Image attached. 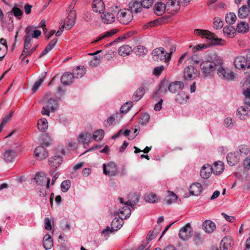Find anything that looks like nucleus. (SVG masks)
Instances as JSON below:
<instances>
[{
  "label": "nucleus",
  "mask_w": 250,
  "mask_h": 250,
  "mask_svg": "<svg viewBox=\"0 0 250 250\" xmlns=\"http://www.w3.org/2000/svg\"><path fill=\"white\" fill-rule=\"evenodd\" d=\"M214 56L210 60L204 61L200 64L201 71L205 77L212 76L217 66L222 62L220 57L215 54Z\"/></svg>",
  "instance_id": "obj_1"
},
{
  "label": "nucleus",
  "mask_w": 250,
  "mask_h": 250,
  "mask_svg": "<svg viewBox=\"0 0 250 250\" xmlns=\"http://www.w3.org/2000/svg\"><path fill=\"white\" fill-rule=\"evenodd\" d=\"M41 102L43 106L42 108L41 113L43 115H50V112L55 111L59 107V101L51 97V94L46 93Z\"/></svg>",
  "instance_id": "obj_2"
},
{
  "label": "nucleus",
  "mask_w": 250,
  "mask_h": 250,
  "mask_svg": "<svg viewBox=\"0 0 250 250\" xmlns=\"http://www.w3.org/2000/svg\"><path fill=\"white\" fill-rule=\"evenodd\" d=\"M120 208L118 212L119 217L115 218L111 224V228L114 230L120 229L124 224L123 220L128 218L131 214V210L127 206L120 207Z\"/></svg>",
  "instance_id": "obj_3"
},
{
  "label": "nucleus",
  "mask_w": 250,
  "mask_h": 250,
  "mask_svg": "<svg viewBox=\"0 0 250 250\" xmlns=\"http://www.w3.org/2000/svg\"><path fill=\"white\" fill-rule=\"evenodd\" d=\"M116 19L121 23L124 24H127L130 22L133 18V15L131 11L129 9H121L120 7L116 6Z\"/></svg>",
  "instance_id": "obj_4"
},
{
  "label": "nucleus",
  "mask_w": 250,
  "mask_h": 250,
  "mask_svg": "<svg viewBox=\"0 0 250 250\" xmlns=\"http://www.w3.org/2000/svg\"><path fill=\"white\" fill-rule=\"evenodd\" d=\"M116 6L111 7L110 11H104L101 13V17L102 21L105 24L113 23L116 19Z\"/></svg>",
  "instance_id": "obj_5"
},
{
  "label": "nucleus",
  "mask_w": 250,
  "mask_h": 250,
  "mask_svg": "<svg viewBox=\"0 0 250 250\" xmlns=\"http://www.w3.org/2000/svg\"><path fill=\"white\" fill-rule=\"evenodd\" d=\"M223 62L217 66L216 69L218 77L223 80H229L233 79L234 77L232 72L229 71L227 68L222 65Z\"/></svg>",
  "instance_id": "obj_6"
},
{
  "label": "nucleus",
  "mask_w": 250,
  "mask_h": 250,
  "mask_svg": "<svg viewBox=\"0 0 250 250\" xmlns=\"http://www.w3.org/2000/svg\"><path fill=\"white\" fill-rule=\"evenodd\" d=\"M199 74V71L193 65L187 66L184 68V77L187 81L194 80Z\"/></svg>",
  "instance_id": "obj_7"
},
{
  "label": "nucleus",
  "mask_w": 250,
  "mask_h": 250,
  "mask_svg": "<svg viewBox=\"0 0 250 250\" xmlns=\"http://www.w3.org/2000/svg\"><path fill=\"white\" fill-rule=\"evenodd\" d=\"M194 33L196 35L201 36L203 38L204 37L209 40H215L214 43L217 44H223L221 42H224V41L220 39H217L216 40L215 35L208 30L196 29L194 30Z\"/></svg>",
  "instance_id": "obj_8"
},
{
  "label": "nucleus",
  "mask_w": 250,
  "mask_h": 250,
  "mask_svg": "<svg viewBox=\"0 0 250 250\" xmlns=\"http://www.w3.org/2000/svg\"><path fill=\"white\" fill-rule=\"evenodd\" d=\"M193 229L190 223H187L182 227L179 232V237L183 241L189 240L192 235Z\"/></svg>",
  "instance_id": "obj_9"
},
{
  "label": "nucleus",
  "mask_w": 250,
  "mask_h": 250,
  "mask_svg": "<svg viewBox=\"0 0 250 250\" xmlns=\"http://www.w3.org/2000/svg\"><path fill=\"white\" fill-rule=\"evenodd\" d=\"M128 198L129 200L127 202H125L123 198H119L118 200L120 204L122 205V206L120 207H124L126 206L129 208H130L129 206L133 209L135 208V205L139 202L140 198V195L139 194L133 193L130 194L129 195Z\"/></svg>",
  "instance_id": "obj_10"
},
{
  "label": "nucleus",
  "mask_w": 250,
  "mask_h": 250,
  "mask_svg": "<svg viewBox=\"0 0 250 250\" xmlns=\"http://www.w3.org/2000/svg\"><path fill=\"white\" fill-rule=\"evenodd\" d=\"M103 167V172L105 175L113 176L118 173L117 166L114 162H110L107 164H104Z\"/></svg>",
  "instance_id": "obj_11"
},
{
  "label": "nucleus",
  "mask_w": 250,
  "mask_h": 250,
  "mask_svg": "<svg viewBox=\"0 0 250 250\" xmlns=\"http://www.w3.org/2000/svg\"><path fill=\"white\" fill-rule=\"evenodd\" d=\"M76 13L75 10H71L69 13L65 21H62L61 24L65 23V28L66 30L70 29L75 24L76 22Z\"/></svg>",
  "instance_id": "obj_12"
},
{
  "label": "nucleus",
  "mask_w": 250,
  "mask_h": 250,
  "mask_svg": "<svg viewBox=\"0 0 250 250\" xmlns=\"http://www.w3.org/2000/svg\"><path fill=\"white\" fill-rule=\"evenodd\" d=\"M170 55L163 47H157V61L167 64L170 61Z\"/></svg>",
  "instance_id": "obj_13"
},
{
  "label": "nucleus",
  "mask_w": 250,
  "mask_h": 250,
  "mask_svg": "<svg viewBox=\"0 0 250 250\" xmlns=\"http://www.w3.org/2000/svg\"><path fill=\"white\" fill-rule=\"evenodd\" d=\"M234 65L238 69H244L246 71H247L248 61L244 56L236 57L234 60Z\"/></svg>",
  "instance_id": "obj_14"
},
{
  "label": "nucleus",
  "mask_w": 250,
  "mask_h": 250,
  "mask_svg": "<svg viewBox=\"0 0 250 250\" xmlns=\"http://www.w3.org/2000/svg\"><path fill=\"white\" fill-rule=\"evenodd\" d=\"M184 86V83L180 81H175L170 83L168 87L169 91L172 93H176L181 91Z\"/></svg>",
  "instance_id": "obj_15"
},
{
  "label": "nucleus",
  "mask_w": 250,
  "mask_h": 250,
  "mask_svg": "<svg viewBox=\"0 0 250 250\" xmlns=\"http://www.w3.org/2000/svg\"><path fill=\"white\" fill-rule=\"evenodd\" d=\"M35 179L36 181L37 184L39 185L43 186L46 184V188L47 189L49 188L50 180L44 174H42V175L41 174H36Z\"/></svg>",
  "instance_id": "obj_16"
},
{
  "label": "nucleus",
  "mask_w": 250,
  "mask_h": 250,
  "mask_svg": "<svg viewBox=\"0 0 250 250\" xmlns=\"http://www.w3.org/2000/svg\"><path fill=\"white\" fill-rule=\"evenodd\" d=\"M36 158L39 160L44 159L48 156V152L44 146H40L37 147L34 151Z\"/></svg>",
  "instance_id": "obj_17"
},
{
  "label": "nucleus",
  "mask_w": 250,
  "mask_h": 250,
  "mask_svg": "<svg viewBox=\"0 0 250 250\" xmlns=\"http://www.w3.org/2000/svg\"><path fill=\"white\" fill-rule=\"evenodd\" d=\"M242 88L245 97V103L250 106V82L246 81Z\"/></svg>",
  "instance_id": "obj_18"
},
{
  "label": "nucleus",
  "mask_w": 250,
  "mask_h": 250,
  "mask_svg": "<svg viewBox=\"0 0 250 250\" xmlns=\"http://www.w3.org/2000/svg\"><path fill=\"white\" fill-rule=\"evenodd\" d=\"M236 115L241 120L246 119L250 115V110L247 106H240L237 110Z\"/></svg>",
  "instance_id": "obj_19"
},
{
  "label": "nucleus",
  "mask_w": 250,
  "mask_h": 250,
  "mask_svg": "<svg viewBox=\"0 0 250 250\" xmlns=\"http://www.w3.org/2000/svg\"><path fill=\"white\" fill-rule=\"evenodd\" d=\"M92 6L93 10L95 12L102 13L105 10V5L103 0H93Z\"/></svg>",
  "instance_id": "obj_20"
},
{
  "label": "nucleus",
  "mask_w": 250,
  "mask_h": 250,
  "mask_svg": "<svg viewBox=\"0 0 250 250\" xmlns=\"http://www.w3.org/2000/svg\"><path fill=\"white\" fill-rule=\"evenodd\" d=\"M232 244L233 241L230 237H225L221 241L220 249L221 250H231Z\"/></svg>",
  "instance_id": "obj_21"
},
{
  "label": "nucleus",
  "mask_w": 250,
  "mask_h": 250,
  "mask_svg": "<svg viewBox=\"0 0 250 250\" xmlns=\"http://www.w3.org/2000/svg\"><path fill=\"white\" fill-rule=\"evenodd\" d=\"M16 151L12 149L5 150L3 154V159L7 163L13 162L17 157Z\"/></svg>",
  "instance_id": "obj_22"
},
{
  "label": "nucleus",
  "mask_w": 250,
  "mask_h": 250,
  "mask_svg": "<svg viewBox=\"0 0 250 250\" xmlns=\"http://www.w3.org/2000/svg\"><path fill=\"white\" fill-rule=\"evenodd\" d=\"M202 228L206 233H211L215 229L216 225L212 221L207 220L203 223Z\"/></svg>",
  "instance_id": "obj_23"
},
{
  "label": "nucleus",
  "mask_w": 250,
  "mask_h": 250,
  "mask_svg": "<svg viewBox=\"0 0 250 250\" xmlns=\"http://www.w3.org/2000/svg\"><path fill=\"white\" fill-rule=\"evenodd\" d=\"M212 172L210 165L208 164L204 165L201 168L200 176L203 179H208Z\"/></svg>",
  "instance_id": "obj_24"
},
{
  "label": "nucleus",
  "mask_w": 250,
  "mask_h": 250,
  "mask_svg": "<svg viewBox=\"0 0 250 250\" xmlns=\"http://www.w3.org/2000/svg\"><path fill=\"white\" fill-rule=\"evenodd\" d=\"M128 6L130 9V11H131V13L133 12L138 13L140 12L142 10L143 6H142L141 3L137 0H132L129 4Z\"/></svg>",
  "instance_id": "obj_25"
},
{
  "label": "nucleus",
  "mask_w": 250,
  "mask_h": 250,
  "mask_svg": "<svg viewBox=\"0 0 250 250\" xmlns=\"http://www.w3.org/2000/svg\"><path fill=\"white\" fill-rule=\"evenodd\" d=\"M203 190V187L201 184L196 183L192 184L189 188V192L194 196L199 195Z\"/></svg>",
  "instance_id": "obj_26"
},
{
  "label": "nucleus",
  "mask_w": 250,
  "mask_h": 250,
  "mask_svg": "<svg viewBox=\"0 0 250 250\" xmlns=\"http://www.w3.org/2000/svg\"><path fill=\"white\" fill-rule=\"evenodd\" d=\"M63 161V158L60 155H55L49 159V164L52 168L59 167Z\"/></svg>",
  "instance_id": "obj_27"
},
{
  "label": "nucleus",
  "mask_w": 250,
  "mask_h": 250,
  "mask_svg": "<svg viewBox=\"0 0 250 250\" xmlns=\"http://www.w3.org/2000/svg\"><path fill=\"white\" fill-rule=\"evenodd\" d=\"M74 78L72 73L65 72L61 78V82L63 85H68L71 84L74 81Z\"/></svg>",
  "instance_id": "obj_28"
},
{
  "label": "nucleus",
  "mask_w": 250,
  "mask_h": 250,
  "mask_svg": "<svg viewBox=\"0 0 250 250\" xmlns=\"http://www.w3.org/2000/svg\"><path fill=\"white\" fill-rule=\"evenodd\" d=\"M177 0H170L167 3V10L170 13L177 12L180 9V6Z\"/></svg>",
  "instance_id": "obj_29"
},
{
  "label": "nucleus",
  "mask_w": 250,
  "mask_h": 250,
  "mask_svg": "<svg viewBox=\"0 0 250 250\" xmlns=\"http://www.w3.org/2000/svg\"><path fill=\"white\" fill-rule=\"evenodd\" d=\"M227 159L228 164L232 166L239 162V157L236 152H230L228 154Z\"/></svg>",
  "instance_id": "obj_30"
},
{
  "label": "nucleus",
  "mask_w": 250,
  "mask_h": 250,
  "mask_svg": "<svg viewBox=\"0 0 250 250\" xmlns=\"http://www.w3.org/2000/svg\"><path fill=\"white\" fill-rule=\"evenodd\" d=\"M211 168L214 174L216 175L220 174L224 171V164L220 161L215 162L213 164V167H211Z\"/></svg>",
  "instance_id": "obj_31"
},
{
  "label": "nucleus",
  "mask_w": 250,
  "mask_h": 250,
  "mask_svg": "<svg viewBox=\"0 0 250 250\" xmlns=\"http://www.w3.org/2000/svg\"><path fill=\"white\" fill-rule=\"evenodd\" d=\"M43 245L46 250H50L53 246V239L51 235L46 234L43 239Z\"/></svg>",
  "instance_id": "obj_32"
},
{
  "label": "nucleus",
  "mask_w": 250,
  "mask_h": 250,
  "mask_svg": "<svg viewBox=\"0 0 250 250\" xmlns=\"http://www.w3.org/2000/svg\"><path fill=\"white\" fill-rule=\"evenodd\" d=\"M188 98L189 96L188 93L181 91L176 95L175 101L179 104H183L187 103Z\"/></svg>",
  "instance_id": "obj_33"
},
{
  "label": "nucleus",
  "mask_w": 250,
  "mask_h": 250,
  "mask_svg": "<svg viewBox=\"0 0 250 250\" xmlns=\"http://www.w3.org/2000/svg\"><path fill=\"white\" fill-rule=\"evenodd\" d=\"M23 13V11L20 8L15 6L7 14L8 17L11 15H14L18 20H21Z\"/></svg>",
  "instance_id": "obj_34"
},
{
  "label": "nucleus",
  "mask_w": 250,
  "mask_h": 250,
  "mask_svg": "<svg viewBox=\"0 0 250 250\" xmlns=\"http://www.w3.org/2000/svg\"><path fill=\"white\" fill-rule=\"evenodd\" d=\"M92 139L91 134L89 133H83L79 136V142L83 145L88 144Z\"/></svg>",
  "instance_id": "obj_35"
},
{
  "label": "nucleus",
  "mask_w": 250,
  "mask_h": 250,
  "mask_svg": "<svg viewBox=\"0 0 250 250\" xmlns=\"http://www.w3.org/2000/svg\"><path fill=\"white\" fill-rule=\"evenodd\" d=\"M170 84L169 81L167 79L165 78L161 81L159 85V91L160 93H165L168 90V87Z\"/></svg>",
  "instance_id": "obj_36"
},
{
  "label": "nucleus",
  "mask_w": 250,
  "mask_h": 250,
  "mask_svg": "<svg viewBox=\"0 0 250 250\" xmlns=\"http://www.w3.org/2000/svg\"><path fill=\"white\" fill-rule=\"evenodd\" d=\"M118 29H113L104 33L103 35L99 36L97 39L92 42V43H96L105 38L110 37L115 34L118 32Z\"/></svg>",
  "instance_id": "obj_37"
},
{
  "label": "nucleus",
  "mask_w": 250,
  "mask_h": 250,
  "mask_svg": "<svg viewBox=\"0 0 250 250\" xmlns=\"http://www.w3.org/2000/svg\"><path fill=\"white\" fill-rule=\"evenodd\" d=\"M250 13L249 7L246 5H243L238 10V16L240 19L246 18Z\"/></svg>",
  "instance_id": "obj_38"
},
{
  "label": "nucleus",
  "mask_w": 250,
  "mask_h": 250,
  "mask_svg": "<svg viewBox=\"0 0 250 250\" xmlns=\"http://www.w3.org/2000/svg\"><path fill=\"white\" fill-rule=\"evenodd\" d=\"M85 73V68L83 66H77L76 69L73 70L72 74L75 78H81L83 77Z\"/></svg>",
  "instance_id": "obj_39"
},
{
  "label": "nucleus",
  "mask_w": 250,
  "mask_h": 250,
  "mask_svg": "<svg viewBox=\"0 0 250 250\" xmlns=\"http://www.w3.org/2000/svg\"><path fill=\"white\" fill-rule=\"evenodd\" d=\"M118 51L120 55L126 56L129 55L132 52V48L128 45H124L119 47Z\"/></svg>",
  "instance_id": "obj_40"
},
{
  "label": "nucleus",
  "mask_w": 250,
  "mask_h": 250,
  "mask_svg": "<svg viewBox=\"0 0 250 250\" xmlns=\"http://www.w3.org/2000/svg\"><path fill=\"white\" fill-rule=\"evenodd\" d=\"M249 25L245 21H240L237 25V30L238 33H245L248 32L249 30Z\"/></svg>",
  "instance_id": "obj_41"
},
{
  "label": "nucleus",
  "mask_w": 250,
  "mask_h": 250,
  "mask_svg": "<svg viewBox=\"0 0 250 250\" xmlns=\"http://www.w3.org/2000/svg\"><path fill=\"white\" fill-rule=\"evenodd\" d=\"M167 195L165 199L166 203L170 205L174 203L178 199L177 196L173 192L169 190L167 191Z\"/></svg>",
  "instance_id": "obj_42"
},
{
  "label": "nucleus",
  "mask_w": 250,
  "mask_h": 250,
  "mask_svg": "<svg viewBox=\"0 0 250 250\" xmlns=\"http://www.w3.org/2000/svg\"><path fill=\"white\" fill-rule=\"evenodd\" d=\"M145 94V89L143 87H139L133 94L132 99L134 102H138Z\"/></svg>",
  "instance_id": "obj_43"
},
{
  "label": "nucleus",
  "mask_w": 250,
  "mask_h": 250,
  "mask_svg": "<svg viewBox=\"0 0 250 250\" xmlns=\"http://www.w3.org/2000/svg\"><path fill=\"white\" fill-rule=\"evenodd\" d=\"M38 128L42 132L45 131L48 127V124L47 120L45 118L41 119L38 122Z\"/></svg>",
  "instance_id": "obj_44"
},
{
  "label": "nucleus",
  "mask_w": 250,
  "mask_h": 250,
  "mask_svg": "<svg viewBox=\"0 0 250 250\" xmlns=\"http://www.w3.org/2000/svg\"><path fill=\"white\" fill-rule=\"evenodd\" d=\"M46 74V72H43L39 76V79L35 83L32 88V90L33 92H36L38 90L43 82V79L45 77Z\"/></svg>",
  "instance_id": "obj_45"
},
{
  "label": "nucleus",
  "mask_w": 250,
  "mask_h": 250,
  "mask_svg": "<svg viewBox=\"0 0 250 250\" xmlns=\"http://www.w3.org/2000/svg\"><path fill=\"white\" fill-rule=\"evenodd\" d=\"M193 241L197 245L202 243L204 240V236L199 232L195 231L193 236Z\"/></svg>",
  "instance_id": "obj_46"
},
{
  "label": "nucleus",
  "mask_w": 250,
  "mask_h": 250,
  "mask_svg": "<svg viewBox=\"0 0 250 250\" xmlns=\"http://www.w3.org/2000/svg\"><path fill=\"white\" fill-rule=\"evenodd\" d=\"M223 31L224 34L227 35V36L230 37H234V34L235 33L234 29L230 25L225 26L223 28Z\"/></svg>",
  "instance_id": "obj_47"
},
{
  "label": "nucleus",
  "mask_w": 250,
  "mask_h": 250,
  "mask_svg": "<svg viewBox=\"0 0 250 250\" xmlns=\"http://www.w3.org/2000/svg\"><path fill=\"white\" fill-rule=\"evenodd\" d=\"M33 28L34 27L32 26H28L26 28L25 30L26 35L24 37V42L31 43L33 38L31 35V33Z\"/></svg>",
  "instance_id": "obj_48"
},
{
  "label": "nucleus",
  "mask_w": 250,
  "mask_h": 250,
  "mask_svg": "<svg viewBox=\"0 0 250 250\" xmlns=\"http://www.w3.org/2000/svg\"><path fill=\"white\" fill-rule=\"evenodd\" d=\"M134 51L136 55L142 56L146 54L147 50L143 46H138L134 48Z\"/></svg>",
  "instance_id": "obj_49"
},
{
  "label": "nucleus",
  "mask_w": 250,
  "mask_h": 250,
  "mask_svg": "<svg viewBox=\"0 0 250 250\" xmlns=\"http://www.w3.org/2000/svg\"><path fill=\"white\" fill-rule=\"evenodd\" d=\"M42 146H49L51 143V139L50 137L47 134H43L41 138V140Z\"/></svg>",
  "instance_id": "obj_50"
},
{
  "label": "nucleus",
  "mask_w": 250,
  "mask_h": 250,
  "mask_svg": "<svg viewBox=\"0 0 250 250\" xmlns=\"http://www.w3.org/2000/svg\"><path fill=\"white\" fill-rule=\"evenodd\" d=\"M149 119L150 116L148 114L146 113L142 114L139 119V123L141 125H144L149 122Z\"/></svg>",
  "instance_id": "obj_51"
},
{
  "label": "nucleus",
  "mask_w": 250,
  "mask_h": 250,
  "mask_svg": "<svg viewBox=\"0 0 250 250\" xmlns=\"http://www.w3.org/2000/svg\"><path fill=\"white\" fill-rule=\"evenodd\" d=\"M104 136V131L103 129H98L93 133V139L95 141L101 140Z\"/></svg>",
  "instance_id": "obj_52"
},
{
  "label": "nucleus",
  "mask_w": 250,
  "mask_h": 250,
  "mask_svg": "<svg viewBox=\"0 0 250 250\" xmlns=\"http://www.w3.org/2000/svg\"><path fill=\"white\" fill-rule=\"evenodd\" d=\"M156 195L153 193H147L145 195V200L146 202L153 203L156 201Z\"/></svg>",
  "instance_id": "obj_53"
},
{
  "label": "nucleus",
  "mask_w": 250,
  "mask_h": 250,
  "mask_svg": "<svg viewBox=\"0 0 250 250\" xmlns=\"http://www.w3.org/2000/svg\"><path fill=\"white\" fill-rule=\"evenodd\" d=\"M236 20V16L233 13H230L226 16V21L229 24H233Z\"/></svg>",
  "instance_id": "obj_54"
},
{
  "label": "nucleus",
  "mask_w": 250,
  "mask_h": 250,
  "mask_svg": "<svg viewBox=\"0 0 250 250\" xmlns=\"http://www.w3.org/2000/svg\"><path fill=\"white\" fill-rule=\"evenodd\" d=\"M167 5L163 2H157V16L162 15L166 10Z\"/></svg>",
  "instance_id": "obj_55"
},
{
  "label": "nucleus",
  "mask_w": 250,
  "mask_h": 250,
  "mask_svg": "<svg viewBox=\"0 0 250 250\" xmlns=\"http://www.w3.org/2000/svg\"><path fill=\"white\" fill-rule=\"evenodd\" d=\"M70 184L71 182L69 180L63 181L61 185L62 191L63 192H67L70 188Z\"/></svg>",
  "instance_id": "obj_56"
},
{
  "label": "nucleus",
  "mask_w": 250,
  "mask_h": 250,
  "mask_svg": "<svg viewBox=\"0 0 250 250\" xmlns=\"http://www.w3.org/2000/svg\"><path fill=\"white\" fill-rule=\"evenodd\" d=\"M132 106V103L131 102H126L122 106L120 111L122 113H126L130 109Z\"/></svg>",
  "instance_id": "obj_57"
},
{
  "label": "nucleus",
  "mask_w": 250,
  "mask_h": 250,
  "mask_svg": "<svg viewBox=\"0 0 250 250\" xmlns=\"http://www.w3.org/2000/svg\"><path fill=\"white\" fill-rule=\"evenodd\" d=\"M239 153L240 155L248 154L249 151V146L246 145H241L238 147Z\"/></svg>",
  "instance_id": "obj_58"
},
{
  "label": "nucleus",
  "mask_w": 250,
  "mask_h": 250,
  "mask_svg": "<svg viewBox=\"0 0 250 250\" xmlns=\"http://www.w3.org/2000/svg\"><path fill=\"white\" fill-rule=\"evenodd\" d=\"M214 26L216 29L221 28L223 26V21L219 17H215L214 19Z\"/></svg>",
  "instance_id": "obj_59"
},
{
  "label": "nucleus",
  "mask_w": 250,
  "mask_h": 250,
  "mask_svg": "<svg viewBox=\"0 0 250 250\" xmlns=\"http://www.w3.org/2000/svg\"><path fill=\"white\" fill-rule=\"evenodd\" d=\"M101 62V58L99 56H95L93 60L89 62V65L91 67H95L98 66Z\"/></svg>",
  "instance_id": "obj_60"
},
{
  "label": "nucleus",
  "mask_w": 250,
  "mask_h": 250,
  "mask_svg": "<svg viewBox=\"0 0 250 250\" xmlns=\"http://www.w3.org/2000/svg\"><path fill=\"white\" fill-rule=\"evenodd\" d=\"M246 59L247 60L248 65L247 66V71L245 72V74L250 79V51L248 53Z\"/></svg>",
  "instance_id": "obj_61"
},
{
  "label": "nucleus",
  "mask_w": 250,
  "mask_h": 250,
  "mask_svg": "<svg viewBox=\"0 0 250 250\" xmlns=\"http://www.w3.org/2000/svg\"><path fill=\"white\" fill-rule=\"evenodd\" d=\"M153 0H141V3L143 7L145 8H149L151 6Z\"/></svg>",
  "instance_id": "obj_62"
},
{
  "label": "nucleus",
  "mask_w": 250,
  "mask_h": 250,
  "mask_svg": "<svg viewBox=\"0 0 250 250\" xmlns=\"http://www.w3.org/2000/svg\"><path fill=\"white\" fill-rule=\"evenodd\" d=\"M224 125L226 127H231L233 125L232 119L230 117L227 118L224 121Z\"/></svg>",
  "instance_id": "obj_63"
},
{
  "label": "nucleus",
  "mask_w": 250,
  "mask_h": 250,
  "mask_svg": "<svg viewBox=\"0 0 250 250\" xmlns=\"http://www.w3.org/2000/svg\"><path fill=\"white\" fill-rule=\"evenodd\" d=\"M36 48V47H33L31 48L30 50H22V53H21V57L25 55V57H28L30 56L33 52L35 51Z\"/></svg>",
  "instance_id": "obj_64"
}]
</instances>
